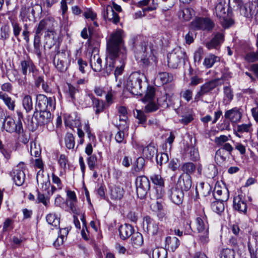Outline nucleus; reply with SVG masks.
<instances>
[{
	"instance_id": "1",
	"label": "nucleus",
	"mask_w": 258,
	"mask_h": 258,
	"mask_svg": "<svg viewBox=\"0 0 258 258\" xmlns=\"http://www.w3.org/2000/svg\"><path fill=\"white\" fill-rule=\"evenodd\" d=\"M124 32L118 29L112 33L107 43L106 56V66L104 69V73L107 76L113 72L114 69L118 63V56L120 47L123 43Z\"/></svg>"
},
{
	"instance_id": "2",
	"label": "nucleus",
	"mask_w": 258,
	"mask_h": 258,
	"mask_svg": "<svg viewBox=\"0 0 258 258\" xmlns=\"http://www.w3.org/2000/svg\"><path fill=\"white\" fill-rule=\"evenodd\" d=\"M145 77L139 72L132 73L127 78L124 87L131 94L135 95H142L144 92L143 87H145L146 82L143 81Z\"/></svg>"
},
{
	"instance_id": "3",
	"label": "nucleus",
	"mask_w": 258,
	"mask_h": 258,
	"mask_svg": "<svg viewBox=\"0 0 258 258\" xmlns=\"http://www.w3.org/2000/svg\"><path fill=\"white\" fill-rule=\"evenodd\" d=\"M187 58L186 52L181 47H176L167 55V62L169 67L176 69L184 63Z\"/></svg>"
},
{
	"instance_id": "4",
	"label": "nucleus",
	"mask_w": 258,
	"mask_h": 258,
	"mask_svg": "<svg viewBox=\"0 0 258 258\" xmlns=\"http://www.w3.org/2000/svg\"><path fill=\"white\" fill-rule=\"evenodd\" d=\"M199 15L191 21L190 27L195 30H209L210 18L208 11L202 9Z\"/></svg>"
},
{
	"instance_id": "5",
	"label": "nucleus",
	"mask_w": 258,
	"mask_h": 258,
	"mask_svg": "<svg viewBox=\"0 0 258 258\" xmlns=\"http://www.w3.org/2000/svg\"><path fill=\"white\" fill-rule=\"evenodd\" d=\"M55 52L53 63L56 69L60 72H65L68 67L69 54L64 50H59V45L55 46Z\"/></svg>"
},
{
	"instance_id": "6",
	"label": "nucleus",
	"mask_w": 258,
	"mask_h": 258,
	"mask_svg": "<svg viewBox=\"0 0 258 258\" xmlns=\"http://www.w3.org/2000/svg\"><path fill=\"white\" fill-rule=\"evenodd\" d=\"M3 119V126L6 132L10 133H16L20 136H22L24 138L25 135L21 120H17L16 122L13 118L10 116H5Z\"/></svg>"
},
{
	"instance_id": "7",
	"label": "nucleus",
	"mask_w": 258,
	"mask_h": 258,
	"mask_svg": "<svg viewBox=\"0 0 258 258\" xmlns=\"http://www.w3.org/2000/svg\"><path fill=\"white\" fill-rule=\"evenodd\" d=\"M38 109L39 110H53L55 109V99L43 94L37 95L36 110Z\"/></svg>"
},
{
	"instance_id": "8",
	"label": "nucleus",
	"mask_w": 258,
	"mask_h": 258,
	"mask_svg": "<svg viewBox=\"0 0 258 258\" xmlns=\"http://www.w3.org/2000/svg\"><path fill=\"white\" fill-rule=\"evenodd\" d=\"M136 186L138 197L141 199H144L150 188V183L148 178L144 175L137 177Z\"/></svg>"
},
{
	"instance_id": "9",
	"label": "nucleus",
	"mask_w": 258,
	"mask_h": 258,
	"mask_svg": "<svg viewBox=\"0 0 258 258\" xmlns=\"http://www.w3.org/2000/svg\"><path fill=\"white\" fill-rule=\"evenodd\" d=\"M195 223L197 229L199 233V239L201 242L207 243L209 242V224L208 221L205 222L204 219L198 217Z\"/></svg>"
},
{
	"instance_id": "10",
	"label": "nucleus",
	"mask_w": 258,
	"mask_h": 258,
	"mask_svg": "<svg viewBox=\"0 0 258 258\" xmlns=\"http://www.w3.org/2000/svg\"><path fill=\"white\" fill-rule=\"evenodd\" d=\"M126 59V50L124 46V42L122 46L120 47L119 55L118 56V63L115 65V69L114 71V75L116 78L117 76L120 75L124 70V67L125 64Z\"/></svg>"
},
{
	"instance_id": "11",
	"label": "nucleus",
	"mask_w": 258,
	"mask_h": 258,
	"mask_svg": "<svg viewBox=\"0 0 258 258\" xmlns=\"http://www.w3.org/2000/svg\"><path fill=\"white\" fill-rule=\"evenodd\" d=\"M238 9L241 15L247 18H250L254 16L255 21H258V13L256 12L255 6L253 5L251 2H248L244 5L242 4Z\"/></svg>"
},
{
	"instance_id": "12",
	"label": "nucleus",
	"mask_w": 258,
	"mask_h": 258,
	"mask_svg": "<svg viewBox=\"0 0 258 258\" xmlns=\"http://www.w3.org/2000/svg\"><path fill=\"white\" fill-rule=\"evenodd\" d=\"M141 47V50L137 51L136 52L135 57L137 60H139L141 63L143 67H147L150 62L148 51L150 48H148V46L146 42L142 43Z\"/></svg>"
},
{
	"instance_id": "13",
	"label": "nucleus",
	"mask_w": 258,
	"mask_h": 258,
	"mask_svg": "<svg viewBox=\"0 0 258 258\" xmlns=\"http://www.w3.org/2000/svg\"><path fill=\"white\" fill-rule=\"evenodd\" d=\"M51 110H36L33 114V119L37 121V124L39 125H42L47 124L51 120Z\"/></svg>"
},
{
	"instance_id": "14",
	"label": "nucleus",
	"mask_w": 258,
	"mask_h": 258,
	"mask_svg": "<svg viewBox=\"0 0 258 258\" xmlns=\"http://www.w3.org/2000/svg\"><path fill=\"white\" fill-rule=\"evenodd\" d=\"M90 64L93 70L96 72L102 69V60L99 56L98 50L94 49L90 56Z\"/></svg>"
},
{
	"instance_id": "15",
	"label": "nucleus",
	"mask_w": 258,
	"mask_h": 258,
	"mask_svg": "<svg viewBox=\"0 0 258 258\" xmlns=\"http://www.w3.org/2000/svg\"><path fill=\"white\" fill-rule=\"evenodd\" d=\"M102 15L105 21L112 22L114 24H117L119 21V17L114 12L112 6L108 5L104 8L102 11Z\"/></svg>"
},
{
	"instance_id": "16",
	"label": "nucleus",
	"mask_w": 258,
	"mask_h": 258,
	"mask_svg": "<svg viewBox=\"0 0 258 258\" xmlns=\"http://www.w3.org/2000/svg\"><path fill=\"white\" fill-rule=\"evenodd\" d=\"M248 248L251 258H257L256 251L258 249V233L254 232L251 237H249Z\"/></svg>"
},
{
	"instance_id": "17",
	"label": "nucleus",
	"mask_w": 258,
	"mask_h": 258,
	"mask_svg": "<svg viewBox=\"0 0 258 258\" xmlns=\"http://www.w3.org/2000/svg\"><path fill=\"white\" fill-rule=\"evenodd\" d=\"M168 195L170 200L175 204L179 205L182 204L184 194L181 189L173 187L169 190Z\"/></svg>"
},
{
	"instance_id": "18",
	"label": "nucleus",
	"mask_w": 258,
	"mask_h": 258,
	"mask_svg": "<svg viewBox=\"0 0 258 258\" xmlns=\"http://www.w3.org/2000/svg\"><path fill=\"white\" fill-rule=\"evenodd\" d=\"M52 21L49 19H44L41 20L36 27L35 33L41 35L42 33H47L53 30Z\"/></svg>"
},
{
	"instance_id": "19",
	"label": "nucleus",
	"mask_w": 258,
	"mask_h": 258,
	"mask_svg": "<svg viewBox=\"0 0 258 258\" xmlns=\"http://www.w3.org/2000/svg\"><path fill=\"white\" fill-rule=\"evenodd\" d=\"M143 227L144 229L153 235L156 234L158 231L159 227L157 223L149 216H146L144 218Z\"/></svg>"
},
{
	"instance_id": "20",
	"label": "nucleus",
	"mask_w": 258,
	"mask_h": 258,
	"mask_svg": "<svg viewBox=\"0 0 258 258\" xmlns=\"http://www.w3.org/2000/svg\"><path fill=\"white\" fill-rule=\"evenodd\" d=\"M57 34L56 32L52 30L48 31L47 33H45L44 35V48H47L50 49L53 46H55V43L57 41Z\"/></svg>"
},
{
	"instance_id": "21",
	"label": "nucleus",
	"mask_w": 258,
	"mask_h": 258,
	"mask_svg": "<svg viewBox=\"0 0 258 258\" xmlns=\"http://www.w3.org/2000/svg\"><path fill=\"white\" fill-rule=\"evenodd\" d=\"M118 231L120 238L126 240L134 233V229L131 225L124 224L120 226Z\"/></svg>"
},
{
	"instance_id": "22",
	"label": "nucleus",
	"mask_w": 258,
	"mask_h": 258,
	"mask_svg": "<svg viewBox=\"0 0 258 258\" xmlns=\"http://www.w3.org/2000/svg\"><path fill=\"white\" fill-rule=\"evenodd\" d=\"M224 40V35L222 31L213 33V37L211 39V49L219 50Z\"/></svg>"
},
{
	"instance_id": "23",
	"label": "nucleus",
	"mask_w": 258,
	"mask_h": 258,
	"mask_svg": "<svg viewBox=\"0 0 258 258\" xmlns=\"http://www.w3.org/2000/svg\"><path fill=\"white\" fill-rule=\"evenodd\" d=\"M241 115L242 114L239 109L235 107L226 111L224 117L232 122H237L240 120Z\"/></svg>"
},
{
	"instance_id": "24",
	"label": "nucleus",
	"mask_w": 258,
	"mask_h": 258,
	"mask_svg": "<svg viewBox=\"0 0 258 258\" xmlns=\"http://www.w3.org/2000/svg\"><path fill=\"white\" fill-rule=\"evenodd\" d=\"M194 10L190 8L180 7L177 15L178 18L185 21H189L192 17L195 15Z\"/></svg>"
},
{
	"instance_id": "25",
	"label": "nucleus",
	"mask_w": 258,
	"mask_h": 258,
	"mask_svg": "<svg viewBox=\"0 0 258 258\" xmlns=\"http://www.w3.org/2000/svg\"><path fill=\"white\" fill-rule=\"evenodd\" d=\"M233 206L236 210L241 213L245 214L247 212V205L245 201L242 199V196L239 195L234 197Z\"/></svg>"
},
{
	"instance_id": "26",
	"label": "nucleus",
	"mask_w": 258,
	"mask_h": 258,
	"mask_svg": "<svg viewBox=\"0 0 258 258\" xmlns=\"http://www.w3.org/2000/svg\"><path fill=\"white\" fill-rule=\"evenodd\" d=\"M11 175L17 185L21 186L24 183L25 174L23 170L20 169H14L11 173Z\"/></svg>"
},
{
	"instance_id": "27",
	"label": "nucleus",
	"mask_w": 258,
	"mask_h": 258,
	"mask_svg": "<svg viewBox=\"0 0 258 258\" xmlns=\"http://www.w3.org/2000/svg\"><path fill=\"white\" fill-rule=\"evenodd\" d=\"M227 198H218L217 200L214 202H212L211 205V208L212 210L218 214H221L224 211V206L223 204V202L226 201Z\"/></svg>"
},
{
	"instance_id": "28",
	"label": "nucleus",
	"mask_w": 258,
	"mask_h": 258,
	"mask_svg": "<svg viewBox=\"0 0 258 258\" xmlns=\"http://www.w3.org/2000/svg\"><path fill=\"white\" fill-rule=\"evenodd\" d=\"M178 183L182 190L188 191L191 187V178L190 175H183L178 179Z\"/></svg>"
},
{
	"instance_id": "29",
	"label": "nucleus",
	"mask_w": 258,
	"mask_h": 258,
	"mask_svg": "<svg viewBox=\"0 0 258 258\" xmlns=\"http://www.w3.org/2000/svg\"><path fill=\"white\" fill-rule=\"evenodd\" d=\"M99 158L95 154L89 156L87 159V162L88 168L91 171H94L97 166V162L100 161L102 158L101 152H98Z\"/></svg>"
},
{
	"instance_id": "30",
	"label": "nucleus",
	"mask_w": 258,
	"mask_h": 258,
	"mask_svg": "<svg viewBox=\"0 0 258 258\" xmlns=\"http://www.w3.org/2000/svg\"><path fill=\"white\" fill-rule=\"evenodd\" d=\"M184 150L191 160L196 161L199 159V154L198 151L194 146L186 145Z\"/></svg>"
},
{
	"instance_id": "31",
	"label": "nucleus",
	"mask_w": 258,
	"mask_h": 258,
	"mask_svg": "<svg viewBox=\"0 0 258 258\" xmlns=\"http://www.w3.org/2000/svg\"><path fill=\"white\" fill-rule=\"evenodd\" d=\"M166 246L174 251L179 245V240L175 236H168L165 239Z\"/></svg>"
},
{
	"instance_id": "32",
	"label": "nucleus",
	"mask_w": 258,
	"mask_h": 258,
	"mask_svg": "<svg viewBox=\"0 0 258 258\" xmlns=\"http://www.w3.org/2000/svg\"><path fill=\"white\" fill-rule=\"evenodd\" d=\"M32 3H31L30 5L26 6V5H22L21 6L20 17H21L23 21H31V17L29 13L30 12L31 7H32Z\"/></svg>"
},
{
	"instance_id": "33",
	"label": "nucleus",
	"mask_w": 258,
	"mask_h": 258,
	"mask_svg": "<svg viewBox=\"0 0 258 258\" xmlns=\"http://www.w3.org/2000/svg\"><path fill=\"white\" fill-rule=\"evenodd\" d=\"M144 243L142 234L139 232L133 233L131 238V244L132 246L138 248L141 247Z\"/></svg>"
},
{
	"instance_id": "34",
	"label": "nucleus",
	"mask_w": 258,
	"mask_h": 258,
	"mask_svg": "<svg viewBox=\"0 0 258 258\" xmlns=\"http://www.w3.org/2000/svg\"><path fill=\"white\" fill-rule=\"evenodd\" d=\"M124 190L118 186H113L110 190L111 198L114 200H120L123 196Z\"/></svg>"
},
{
	"instance_id": "35",
	"label": "nucleus",
	"mask_w": 258,
	"mask_h": 258,
	"mask_svg": "<svg viewBox=\"0 0 258 258\" xmlns=\"http://www.w3.org/2000/svg\"><path fill=\"white\" fill-rule=\"evenodd\" d=\"M118 131L115 135V140L116 142L119 144H125L126 143V140L125 139V136L124 132V130L128 129V126H126L123 128L121 127L120 124L118 125Z\"/></svg>"
},
{
	"instance_id": "36",
	"label": "nucleus",
	"mask_w": 258,
	"mask_h": 258,
	"mask_svg": "<svg viewBox=\"0 0 258 258\" xmlns=\"http://www.w3.org/2000/svg\"><path fill=\"white\" fill-rule=\"evenodd\" d=\"M214 13L218 19L225 17L226 14L225 2H223L222 1L219 2L215 6Z\"/></svg>"
},
{
	"instance_id": "37",
	"label": "nucleus",
	"mask_w": 258,
	"mask_h": 258,
	"mask_svg": "<svg viewBox=\"0 0 258 258\" xmlns=\"http://www.w3.org/2000/svg\"><path fill=\"white\" fill-rule=\"evenodd\" d=\"M41 46V35L36 34L34 35L33 41L34 52L37 55L39 58L41 57V51L40 49Z\"/></svg>"
},
{
	"instance_id": "38",
	"label": "nucleus",
	"mask_w": 258,
	"mask_h": 258,
	"mask_svg": "<svg viewBox=\"0 0 258 258\" xmlns=\"http://www.w3.org/2000/svg\"><path fill=\"white\" fill-rule=\"evenodd\" d=\"M0 99H2L8 108L13 110L15 108V102L9 95L5 93L0 92Z\"/></svg>"
},
{
	"instance_id": "39",
	"label": "nucleus",
	"mask_w": 258,
	"mask_h": 258,
	"mask_svg": "<svg viewBox=\"0 0 258 258\" xmlns=\"http://www.w3.org/2000/svg\"><path fill=\"white\" fill-rule=\"evenodd\" d=\"M21 67L22 74L24 76H26L28 71L29 72L33 71L34 66L31 60H23L21 62Z\"/></svg>"
},
{
	"instance_id": "40",
	"label": "nucleus",
	"mask_w": 258,
	"mask_h": 258,
	"mask_svg": "<svg viewBox=\"0 0 258 258\" xmlns=\"http://www.w3.org/2000/svg\"><path fill=\"white\" fill-rule=\"evenodd\" d=\"M143 153L147 158L151 159L157 154V150L154 146L149 145L143 149Z\"/></svg>"
},
{
	"instance_id": "41",
	"label": "nucleus",
	"mask_w": 258,
	"mask_h": 258,
	"mask_svg": "<svg viewBox=\"0 0 258 258\" xmlns=\"http://www.w3.org/2000/svg\"><path fill=\"white\" fill-rule=\"evenodd\" d=\"M46 220L47 223L54 227L57 228L59 226V218L54 213H50L46 215Z\"/></svg>"
},
{
	"instance_id": "42",
	"label": "nucleus",
	"mask_w": 258,
	"mask_h": 258,
	"mask_svg": "<svg viewBox=\"0 0 258 258\" xmlns=\"http://www.w3.org/2000/svg\"><path fill=\"white\" fill-rule=\"evenodd\" d=\"M23 106L26 112H29L33 109V102L31 97L29 95H25L22 100Z\"/></svg>"
},
{
	"instance_id": "43",
	"label": "nucleus",
	"mask_w": 258,
	"mask_h": 258,
	"mask_svg": "<svg viewBox=\"0 0 258 258\" xmlns=\"http://www.w3.org/2000/svg\"><path fill=\"white\" fill-rule=\"evenodd\" d=\"M157 78L160 79L162 84H166L171 82L173 79V75L167 72L159 73Z\"/></svg>"
},
{
	"instance_id": "44",
	"label": "nucleus",
	"mask_w": 258,
	"mask_h": 258,
	"mask_svg": "<svg viewBox=\"0 0 258 258\" xmlns=\"http://www.w3.org/2000/svg\"><path fill=\"white\" fill-rule=\"evenodd\" d=\"M170 97L168 94H165L157 99L158 104L163 108H167L170 103Z\"/></svg>"
},
{
	"instance_id": "45",
	"label": "nucleus",
	"mask_w": 258,
	"mask_h": 258,
	"mask_svg": "<svg viewBox=\"0 0 258 258\" xmlns=\"http://www.w3.org/2000/svg\"><path fill=\"white\" fill-rule=\"evenodd\" d=\"M11 24L12 27L13 32L14 36L18 41H20L19 36L22 30L21 26L17 21L14 20L11 21Z\"/></svg>"
},
{
	"instance_id": "46",
	"label": "nucleus",
	"mask_w": 258,
	"mask_h": 258,
	"mask_svg": "<svg viewBox=\"0 0 258 258\" xmlns=\"http://www.w3.org/2000/svg\"><path fill=\"white\" fill-rule=\"evenodd\" d=\"M65 144L66 147L69 149H73L75 145V139L72 133H67L66 135L65 139Z\"/></svg>"
},
{
	"instance_id": "47",
	"label": "nucleus",
	"mask_w": 258,
	"mask_h": 258,
	"mask_svg": "<svg viewBox=\"0 0 258 258\" xmlns=\"http://www.w3.org/2000/svg\"><path fill=\"white\" fill-rule=\"evenodd\" d=\"M181 169L185 173V175H190L195 172L196 166L194 163L187 162L183 164Z\"/></svg>"
},
{
	"instance_id": "48",
	"label": "nucleus",
	"mask_w": 258,
	"mask_h": 258,
	"mask_svg": "<svg viewBox=\"0 0 258 258\" xmlns=\"http://www.w3.org/2000/svg\"><path fill=\"white\" fill-rule=\"evenodd\" d=\"M175 4V0H161L159 2L160 6L163 11L169 10L174 6Z\"/></svg>"
},
{
	"instance_id": "49",
	"label": "nucleus",
	"mask_w": 258,
	"mask_h": 258,
	"mask_svg": "<svg viewBox=\"0 0 258 258\" xmlns=\"http://www.w3.org/2000/svg\"><path fill=\"white\" fill-rule=\"evenodd\" d=\"M37 198L35 200V203H42L45 206H47L49 203V198L45 196L43 194L40 192L38 189L36 190Z\"/></svg>"
},
{
	"instance_id": "50",
	"label": "nucleus",
	"mask_w": 258,
	"mask_h": 258,
	"mask_svg": "<svg viewBox=\"0 0 258 258\" xmlns=\"http://www.w3.org/2000/svg\"><path fill=\"white\" fill-rule=\"evenodd\" d=\"M209 92L210 82H208L201 86V90L196 95L195 99H197L199 97H203L204 95L208 94Z\"/></svg>"
},
{
	"instance_id": "51",
	"label": "nucleus",
	"mask_w": 258,
	"mask_h": 258,
	"mask_svg": "<svg viewBox=\"0 0 258 258\" xmlns=\"http://www.w3.org/2000/svg\"><path fill=\"white\" fill-rule=\"evenodd\" d=\"M168 161L169 158L167 153H160L156 154V162L160 166L166 164Z\"/></svg>"
},
{
	"instance_id": "52",
	"label": "nucleus",
	"mask_w": 258,
	"mask_h": 258,
	"mask_svg": "<svg viewBox=\"0 0 258 258\" xmlns=\"http://www.w3.org/2000/svg\"><path fill=\"white\" fill-rule=\"evenodd\" d=\"M224 101L226 104L229 102L233 99V94L232 90L229 87L225 86L224 87Z\"/></svg>"
},
{
	"instance_id": "53",
	"label": "nucleus",
	"mask_w": 258,
	"mask_h": 258,
	"mask_svg": "<svg viewBox=\"0 0 258 258\" xmlns=\"http://www.w3.org/2000/svg\"><path fill=\"white\" fill-rule=\"evenodd\" d=\"M222 183L217 181L215 183V185L213 191V195L215 200H217L218 198H221L222 190L221 185Z\"/></svg>"
},
{
	"instance_id": "54",
	"label": "nucleus",
	"mask_w": 258,
	"mask_h": 258,
	"mask_svg": "<svg viewBox=\"0 0 258 258\" xmlns=\"http://www.w3.org/2000/svg\"><path fill=\"white\" fill-rule=\"evenodd\" d=\"M219 19L221 24L225 29L229 28L234 24V20L231 18L226 17V16Z\"/></svg>"
},
{
	"instance_id": "55",
	"label": "nucleus",
	"mask_w": 258,
	"mask_h": 258,
	"mask_svg": "<svg viewBox=\"0 0 258 258\" xmlns=\"http://www.w3.org/2000/svg\"><path fill=\"white\" fill-rule=\"evenodd\" d=\"M93 108L95 109V113L98 114L103 111L104 106L103 101L96 99L92 102Z\"/></svg>"
},
{
	"instance_id": "56",
	"label": "nucleus",
	"mask_w": 258,
	"mask_h": 258,
	"mask_svg": "<svg viewBox=\"0 0 258 258\" xmlns=\"http://www.w3.org/2000/svg\"><path fill=\"white\" fill-rule=\"evenodd\" d=\"M151 179L153 183L160 187L164 186V179L162 178L161 175L158 174H154L151 176Z\"/></svg>"
},
{
	"instance_id": "57",
	"label": "nucleus",
	"mask_w": 258,
	"mask_h": 258,
	"mask_svg": "<svg viewBox=\"0 0 258 258\" xmlns=\"http://www.w3.org/2000/svg\"><path fill=\"white\" fill-rule=\"evenodd\" d=\"M244 59L249 63L258 61L256 51L247 53L244 56Z\"/></svg>"
},
{
	"instance_id": "58",
	"label": "nucleus",
	"mask_w": 258,
	"mask_h": 258,
	"mask_svg": "<svg viewBox=\"0 0 258 258\" xmlns=\"http://www.w3.org/2000/svg\"><path fill=\"white\" fill-rule=\"evenodd\" d=\"M220 258H235V251L229 248L224 249L221 252Z\"/></svg>"
},
{
	"instance_id": "59",
	"label": "nucleus",
	"mask_w": 258,
	"mask_h": 258,
	"mask_svg": "<svg viewBox=\"0 0 258 258\" xmlns=\"http://www.w3.org/2000/svg\"><path fill=\"white\" fill-rule=\"evenodd\" d=\"M155 93V88L152 86H148L147 87L145 99L149 101L152 100L154 97Z\"/></svg>"
},
{
	"instance_id": "60",
	"label": "nucleus",
	"mask_w": 258,
	"mask_h": 258,
	"mask_svg": "<svg viewBox=\"0 0 258 258\" xmlns=\"http://www.w3.org/2000/svg\"><path fill=\"white\" fill-rule=\"evenodd\" d=\"M68 92L72 101L76 99V95L79 93V89L71 84H68Z\"/></svg>"
},
{
	"instance_id": "61",
	"label": "nucleus",
	"mask_w": 258,
	"mask_h": 258,
	"mask_svg": "<svg viewBox=\"0 0 258 258\" xmlns=\"http://www.w3.org/2000/svg\"><path fill=\"white\" fill-rule=\"evenodd\" d=\"M167 251L165 249L161 248L153 251V258H167Z\"/></svg>"
},
{
	"instance_id": "62",
	"label": "nucleus",
	"mask_w": 258,
	"mask_h": 258,
	"mask_svg": "<svg viewBox=\"0 0 258 258\" xmlns=\"http://www.w3.org/2000/svg\"><path fill=\"white\" fill-rule=\"evenodd\" d=\"M137 114L136 115V117L137 119L139 120V123L141 124H144L146 122L147 117L145 114V113L140 110H136Z\"/></svg>"
},
{
	"instance_id": "63",
	"label": "nucleus",
	"mask_w": 258,
	"mask_h": 258,
	"mask_svg": "<svg viewBox=\"0 0 258 258\" xmlns=\"http://www.w3.org/2000/svg\"><path fill=\"white\" fill-rule=\"evenodd\" d=\"M230 136L221 135L219 137H217L215 139V142L218 146H221L224 143H226L229 140Z\"/></svg>"
},
{
	"instance_id": "64",
	"label": "nucleus",
	"mask_w": 258,
	"mask_h": 258,
	"mask_svg": "<svg viewBox=\"0 0 258 258\" xmlns=\"http://www.w3.org/2000/svg\"><path fill=\"white\" fill-rule=\"evenodd\" d=\"M13 220L10 218H7L3 224V231H7L13 229Z\"/></svg>"
}]
</instances>
